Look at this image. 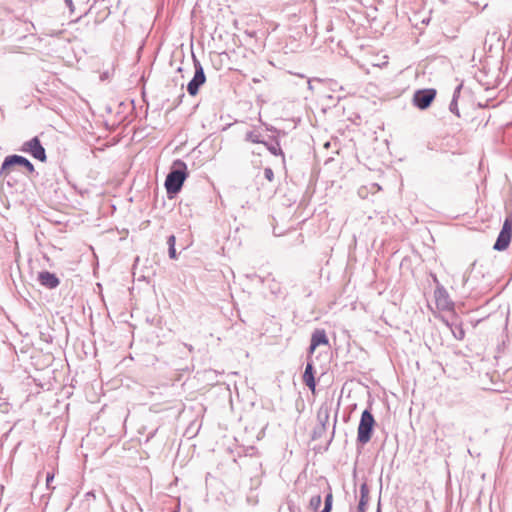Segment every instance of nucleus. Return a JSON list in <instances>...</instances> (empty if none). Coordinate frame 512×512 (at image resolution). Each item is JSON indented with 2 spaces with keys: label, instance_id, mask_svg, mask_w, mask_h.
Segmentation results:
<instances>
[{
  "label": "nucleus",
  "instance_id": "f257e3e1",
  "mask_svg": "<svg viewBox=\"0 0 512 512\" xmlns=\"http://www.w3.org/2000/svg\"><path fill=\"white\" fill-rule=\"evenodd\" d=\"M187 177L188 169L186 163L181 159L175 160L165 179V188L169 199L174 198L181 191Z\"/></svg>",
  "mask_w": 512,
  "mask_h": 512
},
{
  "label": "nucleus",
  "instance_id": "f03ea898",
  "mask_svg": "<svg viewBox=\"0 0 512 512\" xmlns=\"http://www.w3.org/2000/svg\"><path fill=\"white\" fill-rule=\"evenodd\" d=\"M14 166L25 168L29 174H38L35 171L33 163L29 159L21 155L12 154L4 158L0 168V176L6 178Z\"/></svg>",
  "mask_w": 512,
  "mask_h": 512
},
{
  "label": "nucleus",
  "instance_id": "7ed1b4c3",
  "mask_svg": "<svg viewBox=\"0 0 512 512\" xmlns=\"http://www.w3.org/2000/svg\"><path fill=\"white\" fill-rule=\"evenodd\" d=\"M476 262L471 265V271L469 274H464L462 279L463 287L470 291H476L483 293L489 289V284L484 283V273L475 269Z\"/></svg>",
  "mask_w": 512,
  "mask_h": 512
},
{
  "label": "nucleus",
  "instance_id": "20e7f679",
  "mask_svg": "<svg viewBox=\"0 0 512 512\" xmlns=\"http://www.w3.org/2000/svg\"><path fill=\"white\" fill-rule=\"evenodd\" d=\"M376 422L373 414L369 409H365L360 418L357 431V442L361 445L368 443L373 435Z\"/></svg>",
  "mask_w": 512,
  "mask_h": 512
},
{
  "label": "nucleus",
  "instance_id": "39448f33",
  "mask_svg": "<svg viewBox=\"0 0 512 512\" xmlns=\"http://www.w3.org/2000/svg\"><path fill=\"white\" fill-rule=\"evenodd\" d=\"M194 75L187 84V92L190 96H196L200 87L206 82V75L200 61L193 55Z\"/></svg>",
  "mask_w": 512,
  "mask_h": 512
},
{
  "label": "nucleus",
  "instance_id": "423d86ee",
  "mask_svg": "<svg viewBox=\"0 0 512 512\" xmlns=\"http://www.w3.org/2000/svg\"><path fill=\"white\" fill-rule=\"evenodd\" d=\"M20 151L30 154L33 158L41 162H46L47 160L45 148L43 147L40 139L37 136L24 142Z\"/></svg>",
  "mask_w": 512,
  "mask_h": 512
},
{
  "label": "nucleus",
  "instance_id": "0eeeda50",
  "mask_svg": "<svg viewBox=\"0 0 512 512\" xmlns=\"http://www.w3.org/2000/svg\"><path fill=\"white\" fill-rule=\"evenodd\" d=\"M436 94L437 92L434 88L419 89L413 95V105L420 110H425L430 107Z\"/></svg>",
  "mask_w": 512,
  "mask_h": 512
},
{
  "label": "nucleus",
  "instance_id": "6e6552de",
  "mask_svg": "<svg viewBox=\"0 0 512 512\" xmlns=\"http://www.w3.org/2000/svg\"><path fill=\"white\" fill-rule=\"evenodd\" d=\"M512 238V217H507L494 243L493 249L503 251L508 248Z\"/></svg>",
  "mask_w": 512,
  "mask_h": 512
},
{
  "label": "nucleus",
  "instance_id": "1a4fd4ad",
  "mask_svg": "<svg viewBox=\"0 0 512 512\" xmlns=\"http://www.w3.org/2000/svg\"><path fill=\"white\" fill-rule=\"evenodd\" d=\"M37 279L40 285L47 289H55L60 284V279L56 276V274L46 270L39 272Z\"/></svg>",
  "mask_w": 512,
  "mask_h": 512
},
{
  "label": "nucleus",
  "instance_id": "9d476101",
  "mask_svg": "<svg viewBox=\"0 0 512 512\" xmlns=\"http://www.w3.org/2000/svg\"><path fill=\"white\" fill-rule=\"evenodd\" d=\"M329 339L324 329H316L312 335L309 346V353L313 354L315 349L320 345H328Z\"/></svg>",
  "mask_w": 512,
  "mask_h": 512
},
{
  "label": "nucleus",
  "instance_id": "9b49d317",
  "mask_svg": "<svg viewBox=\"0 0 512 512\" xmlns=\"http://www.w3.org/2000/svg\"><path fill=\"white\" fill-rule=\"evenodd\" d=\"M303 382L312 391L315 392L316 380L314 377V366L311 361L307 362L303 373Z\"/></svg>",
  "mask_w": 512,
  "mask_h": 512
},
{
  "label": "nucleus",
  "instance_id": "f8f14e48",
  "mask_svg": "<svg viewBox=\"0 0 512 512\" xmlns=\"http://www.w3.org/2000/svg\"><path fill=\"white\" fill-rule=\"evenodd\" d=\"M271 140V142L265 140V143H263V145L271 154L275 156H282V162L285 163V155L280 147L278 139L275 137H271Z\"/></svg>",
  "mask_w": 512,
  "mask_h": 512
},
{
  "label": "nucleus",
  "instance_id": "ddd939ff",
  "mask_svg": "<svg viewBox=\"0 0 512 512\" xmlns=\"http://www.w3.org/2000/svg\"><path fill=\"white\" fill-rule=\"evenodd\" d=\"M369 501V488L366 483L360 486V500L358 504V512H366V506Z\"/></svg>",
  "mask_w": 512,
  "mask_h": 512
},
{
  "label": "nucleus",
  "instance_id": "4468645a",
  "mask_svg": "<svg viewBox=\"0 0 512 512\" xmlns=\"http://www.w3.org/2000/svg\"><path fill=\"white\" fill-rule=\"evenodd\" d=\"M244 140L255 144L265 143V140L262 138L261 133H259L257 130H251L246 132Z\"/></svg>",
  "mask_w": 512,
  "mask_h": 512
},
{
  "label": "nucleus",
  "instance_id": "2eb2a0df",
  "mask_svg": "<svg viewBox=\"0 0 512 512\" xmlns=\"http://www.w3.org/2000/svg\"><path fill=\"white\" fill-rule=\"evenodd\" d=\"M317 420L319 425H323L327 428L329 422V409L327 407H321L317 413Z\"/></svg>",
  "mask_w": 512,
  "mask_h": 512
},
{
  "label": "nucleus",
  "instance_id": "dca6fc26",
  "mask_svg": "<svg viewBox=\"0 0 512 512\" xmlns=\"http://www.w3.org/2000/svg\"><path fill=\"white\" fill-rule=\"evenodd\" d=\"M95 500V494L93 491H89L84 495V499L81 502L84 512L90 509L92 502Z\"/></svg>",
  "mask_w": 512,
  "mask_h": 512
},
{
  "label": "nucleus",
  "instance_id": "f3484780",
  "mask_svg": "<svg viewBox=\"0 0 512 512\" xmlns=\"http://www.w3.org/2000/svg\"><path fill=\"white\" fill-rule=\"evenodd\" d=\"M321 503H322L321 495L320 494L314 495L310 498L309 509H311L312 511H317L320 508Z\"/></svg>",
  "mask_w": 512,
  "mask_h": 512
},
{
  "label": "nucleus",
  "instance_id": "a211bd4d",
  "mask_svg": "<svg viewBox=\"0 0 512 512\" xmlns=\"http://www.w3.org/2000/svg\"><path fill=\"white\" fill-rule=\"evenodd\" d=\"M333 506V495L330 491L324 499V508L322 510H327V512H331Z\"/></svg>",
  "mask_w": 512,
  "mask_h": 512
},
{
  "label": "nucleus",
  "instance_id": "6ab92c4d",
  "mask_svg": "<svg viewBox=\"0 0 512 512\" xmlns=\"http://www.w3.org/2000/svg\"><path fill=\"white\" fill-rule=\"evenodd\" d=\"M449 111L453 114H455L457 117H460V112L458 109V100L452 99L449 104Z\"/></svg>",
  "mask_w": 512,
  "mask_h": 512
},
{
  "label": "nucleus",
  "instance_id": "aec40b11",
  "mask_svg": "<svg viewBox=\"0 0 512 512\" xmlns=\"http://www.w3.org/2000/svg\"><path fill=\"white\" fill-rule=\"evenodd\" d=\"M326 431V427L318 425L313 431V439L321 438L323 433Z\"/></svg>",
  "mask_w": 512,
  "mask_h": 512
},
{
  "label": "nucleus",
  "instance_id": "412c9836",
  "mask_svg": "<svg viewBox=\"0 0 512 512\" xmlns=\"http://www.w3.org/2000/svg\"><path fill=\"white\" fill-rule=\"evenodd\" d=\"M452 332L454 337L458 340H462L465 336V331L461 326L456 327L454 330H452Z\"/></svg>",
  "mask_w": 512,
  "mask_h": 512
},
{
  "label": "nucleus",
  "instance_id": "4be33fe9",
  "mask_svg": "<svg viewBox=\"0 0 512 512\" xmlns=\"http://www.w3.org/2000/svg\"><path fill=\"white\" fill-rule=\"evenodd\" d=\"M264 177L269 181L272 182L274 180V172L270 167H266L264 169Z\"/></svg>",
  "mask_w": 512,
  "mask_h": 512
},
{
  "label": "nucleus",
  "instance_id": "5701e85b",
  "mask_svg": "<svg viewBox=\"0 0 512 512\" xmlns=\"http://www.w3.org/2000/svg\"><path fill=\"white\" fill-rule=\"evenodd\" d=\"M462 88H463V83H460V84H458L455 87L452 99H457L458 100V98L460 97V93H461Z\"/></svg>",
  "mask_w": 512,
  "mask_h": 512
},
{
  "label": "nucleus",
  "instance_id": "b1692460",
  "mask_svg": "<svg viewBox=\"0 0 512 512\" xmlns=\"http://www.w3.org/2000/svg\"><path fill=\"white\" fill-rule=\"evenodd\" d=\"M53 479H54V474L48 472L46 475V485H47L48 489H54V487H51V482L53 481Z\"/></svg>",
  "mask_w": 512,
  "mask_h": 512
},
{
  "label": "nucleus",
  "instance_id": "393cba45",
  "mask_svg": "<svg viewBox=\"0 0 512 512\" xmlns=\"http://www.w3.org/2000/svg\"><path fill=\"white\" fill-rule=\"evenodd\" d=\"M168 255H169L170 259H173V260L177 259V253H176L175 246L168 247Z\"/></svg>",
  "mask_w": 512,
  "mask_h": 512
},
{
  "label": "nucleus",
  "instance_id": "a878e982",
  "mask_svg": "<svg viewBox=\"0 0 512 512\" xmlns=\"http://www.w3.org/2000/svg\"><path fill=\"white\" fill-rule=\"evenodd\" d=\"M176 244V238L174 235H170L168 238H167V245L168 247H171V246H175Z\"/></svg>",
  "mask_w": 512,
  "mask_h": 512
},
{
  "label": "nucleus",
  "instance_id": "bb28decb",
  "mask_svg": "<svg viewBox=\"0 0 512 512\" xmlns=\"http://www.w3.org/2000/svg\"><path fill=\"white\" fill-rule=\"evenodd\" d=\"M65 4L67 5V7L69 8L70 12L73 13L74 12V4H73V1L72 0H65Z\"/></svg>",
  "mask_w": 512,
  "mask_h": 512
},
{
  "label": "nucleus",
  "instance_id": "cd10ccee",
  "mask_svg": "<svg viewBox=\"0 0 512 512\" xmlns=\"http://www.w3.org/2000/svg\"><path fill=\"white\" fill-rule=\"evenodd\" d=\"M184 96H185V94H184V93H181V95H180V97H179V101H178L177 105L182 101V98H183Z\"/></svg>",
  "mask_w": 512,
  "mask_h": 512
},
{
  "label": "nucleus",
  "instance_id": "c85d7f7f",
  "mask_svg": "<svg viewBox=\"0 0 512 512\" xmlns=\"http://www.w3.org/2000/svg\"><path fill=\"white\" fill-rule=\"evenodd\" d=\"M185 346L189 349V351H193V346L192 345H188V344H185Z\"/></svg>",
  "mask_w": 512,
  "mask_h": 512
},
{
  "label": "nucleus",
  "instance_id": "c756f323",
  "mask_svg": "<svg viewBox=\"0 0 512 512\" xmlns=\"http://www.w3.org/2000/svg\"><path fill=\"white\" fill-rule=\"evenodd\" d=\"M376 512H381V503H380V501L378 502V507H377V511Z\"/></svg>",
  "mask_w": 512,
  "mask_h": 512
},
{
  "label": "nucleus",
  "instance_id": "7c9ffc66",
  "mask_svg": "<svg viewBox=\"0 0 512 512\" xmlns=\"http://www.w3.org/2000/svg\"><path fill=\"white\" fill-rule=\"evenodd\" d=\"M335 423H336V420L334 421V425H333V427H332V430H333L332 435L334 434V430H335Z\"/></svg>",
  "mask_w": 512,
  "mask_h": 512
},
{
  "label": "nucleus",
  "instance_id": "2f4dec72",
  "mask_svg": "<svg viewBox=\"0 0 512 512\" xmlns=\"http://www.w3.org/2000/svg\"><path fill=\"white\" fill-rule=\"evenodd\" d=\"M268 130L275 131L276 129L272 127V128H268Z\"/></svg>",
  "mask_w": 512,
  "mask_h": 512
},
{
  "label": "nucleus",
  "instance_id": "473e14b6",
  "mask_svg": "<svg viewBox=\"0 0 512 512\" xmlns=\"http://www.w3.org/2000/svg\"><path fill=\"white\" fill-rule=\"evenodd\" d=\"M253 154L260 155L261 153H260V152L253 151Z\"/></svg>",
  "mask_w": 512,
  "mask_h": 512
}]
</instances>
